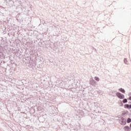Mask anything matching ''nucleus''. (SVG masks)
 Segmentation results:
<instances>
[{
    "label": "nucleus",
    "mask_w": 131,
    "mask_h": 131,
    "mask_svg": "<svg viewBox=\"0 0 131 131\" xmlns=\"http://www.w3.org/2000/svg\"><path fill=\"white\" fill-rule=\"evenodd\" d=\"M116 96L119 98V99H124V95L120 93H117Z\"/></svg>",
    "instance_id": "1"
},
{
    "label": "nucleus",
    "mask_w": 131,
    "mask_h": 131,
    "mask_svg": "<svg viewBox=\"0 0 131 131\" xmlns=\"http://www.w3.org/2000/svg\"><path fill=\"white\" fill-rule=\"evenodd\" d=\"M126 123V122L125 121V120H124V119H123V118H121V124H122L123 125H125Z\"/></svg>",
    "instance_id": "2"
},
{
    "label": "nucleus",
    "mask_w": 131,
    "mask_h": 131,
    "mask_svg": "<svg viewBox=\"0 0 131 131\" xmlns=\"http://www.w3.org/2000/svg\"><path fill=\"white\" fill-rule=\"evenodd\" d=\"M119 91L120 92H121V93H123V94H125V91H124V89L121 88L119 89Z\"/></svg>",
    "instance_id": "3"
},
{
    "label": "nucleus",
    "mask_w": 131,
    "mask_h": 131,
    "mask_svg": "<svg viewBox=\"0 0 131 131\" xmlns=\"http://www.w3.org/2000/svg\"><path fill=\"white\" fill-rule=\"evenodd\" d=\"M127 122L128 123H129V122H131V119L130 118H128L127 120Z\"/></svg>",
    "instance_id": "4"
},
{
    "label": "nucleus",
    "mask_w": 131,
    "mask_h": 131,
    "mask_svg": "<svg viewBox=\"0 0 131 131\" xmlns=\"http://www.w3.org/2000/svg\"><path fill=\"white\" fill-rule=\"evenodd\" d=\"M125 108H128V109H129V105H128V104L125 105Z\"/></svg>",
    "instance_id": "5"
},
{
    "label": "nucleus",
    "mask_w": 131,
    "mask_h": 131,
    "mask_svg": "<svg viewBox=\"0 0 131 131\" xmlns=\"http://www.w3.org/2000/svg\"><path fill=\"white\" fill-rule=\"evenodd\" d=\"M127 100L126 99H124L123 100V103H127Z\"/></svg>",
    "instance_id": "6"
},
{
    "label": "nucleus",
    "mask_w": 131,
    "mask_h": 131,
    "mask_svg": "<svg viewBox=\"0 0 131 131\" xmlns=\"http://www.w3.org/2000/svg\"><path fill=\"white\" fill-rule=\"evenodd\" d=\"M95 80H96V81H99V80H100V79H99V78H98V77H96L95 78Z\"/></svg>",
    "instance_id": "7"
},
{
    "label": "nucleus",
    "mask_w": 131,
    "mask_h": 131,
    "mask_svg": "<svg viewBox=\"0 0 131 131\" xmlns=\"http://www.w3.org/2000/svg\"><path fill=\"white\" fill-rule=\"evenodd\" d=\"M124 61L125 62V63L126 64H127V62H127V60H126V59H124Z\"/></svg>",
    "instance_id": "8"
},
{
    "label": "nucleus",
    "mask_w": 131,
    "mask_h": 131,
    "mask_svg": "<svg viewBox=\"0 0 131 131\" xmlns=\"http://www.w3.org/2000/svg\"><path fill=\"white\" fill-rule=\"evenodd\" d=\"M130 108H131V104L129 105V109H130Z\"/></svg>",
    "instance_id": "9"
},
{
    "label": "nucleus",
    "mask_w": 131,
    "mask_h": 131,
    "mask_svg": "<svg viewBox=\"0 0 131 131\" xmlns=\"http://www.w3.org/2000/svg\"><path fill=\"white\" fill-rule=\"evenodd\" d=\"M129 100L131 101V97H129Z\"/></svg>",
    "instance_id": "10"
}]
</instances>
